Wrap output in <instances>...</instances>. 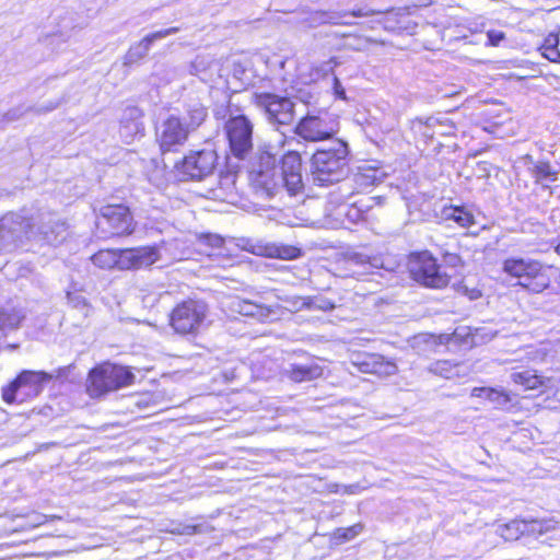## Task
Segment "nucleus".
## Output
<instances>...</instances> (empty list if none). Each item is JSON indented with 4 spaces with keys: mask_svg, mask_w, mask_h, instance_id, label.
<instances>
[{
    "mask_svg": "<svg viewBox=\"0 0 560 560\" xmlns=\"http://www.w3.org/2000/svg\"><path fill=\"white\" fill-rule=\"evenodd\" d=\"M555 250L558 255H560V242L556 245Z\"/></svg>",
    "mask_w": 560,
    "mask_h": 560,
    "instance_id": "obj_53",
    "label": "nucleus"
},
{
    "mask_svg": "<svg viewBox=\"0 0 560 560\" xmlns=\"http://www.w3.org/2000/svg\"><path fill=\"white\" fill-rule=\"evenodd\" d=\"M253 122L243 114L231 115L225 121L230 152L237 160H245L253 151Z\"/></svg>",
    "mask_w": 560,
    "mask_h": 560,
    "instance_id": "obj_12",
    "label": "nucleus"
},
{
    "mask_svg": "<svg viewBox=\"0 0 560 560\" xmlns=\"http://www.w3.org/2000/svg\"><path fill=\"white\" fill-rule=\"evenodd\" d=\"M455 130V124L448 118L429 117L425 119L422 133L427 138H433L435 135L452 136Z\"/></svg>",
    "mask_w": 560,
    "mask_h": 560,
    "instance_id": "obj_26",
    "label": "nucleus"
},
{
    "mask_svg": "<svg viewBox=\"0 0 560 560\" xmlns=\"http://www.w3.org/2000/svg\"><path fill=\"white\" fill-rule=\"evenodd\" d=\"M91 259L95 266L102 269H120L122 249H101Z\"/></svg>",
    "mask_w": 560,
    "mask_h": 560,
    "instance_id": "obj_30",
    "label": "nucleus"
},
{
    "mask_svg": "<svg viewBox=\"0 0 560 560\" xmlns=\"http://www.w3.org/2000/svg\"><path fill=\"white\" fill-rule=\"evenodd\" d=\"M210 66V60L205 56H197L189 65V73L198 77L202 82H207V70Z\"/></svg>",
    "mask_w": 560,
    "mask_h": 560,
    "instance_id": "obj_38",
    "label": "nucleus"
},
{
    "mask_svg": "<svg viewBox=\"0 0 560 560\" xmlns=\"http://www.w3.org/2000/svg\"><path fill=\"white\" fill-rule=\"evenodd\" d=\"M256 105L264 109L271 124L290 125L295 117V104L288 96L275 93L255 94Z\"/></svg>",
    "mask_w": 560,
    "mask_h": 560,
    "instance_id": "obj_14",
    "label": "nucleus"
},
{
    "mask_svg": "<svg viewBox=\"0 0 560 560\" xmlns=\"http://www.w3.org/2000/svg\"><path fill=\"white\" fill-rule=\"evenodd\" d=\"M540 262L525 258H506L503 261L502 269L511 277L517 278L518 281L528 280L530 275H535Z\"/></svg>",
    "mask_w": 560,
    "mask_h": 560,
    "instance_id": "obj_22",
    "label": "nucleus"
},
{
    "mask_svg": "<svg viewBox=\"0 0 560 560\" xmlns=\"http://www.w3.org/2000/svg\"><path fill=\"white\" fill-rule=\"evenodd\" d=\"M374 14H385L384 25L385 28L395 30L396 26L392 25L390 22L396 20L398 16L406 15L405 9H390L385 12L376 11L368 8H359L352 11L346 10H315L311 11L303 19V22L308 27H317L324 24L330 25H353L354 23L348 18H365Z\"/></svg>",
    "mask_w": 560,
    "mask_h": 560,
    "instance_id": "obj_4",
    "label": "nucleus"
},
{
    "mask_svg": "<svg viewBox=\"0 0 560 560\" xmlns=\"http://www.w3.org/2000/svg\"><path fill=\"white\" fill-rule=\"evenodd\" d=\"M541 54L549 61L560 63V50L558 49V47L545 48L544 50H541Z\"/></svg>",
    "mask_w": 560,
    "mask_h": 560,
    "instance_id": "obj_42",
    "label": "nucleus"
},
{
    "mask_svg": "<svg viewBox=\"0 0 560 560\" xmlns=\"http://www.w3.org/2000/svg\"><path fill=\"white\" fill-rule=\"evenodd\" d=\"M441 219L452 220L462 228H469L475 223L474 214L462 206H444L441 209Z\"/></svg>",
    "mask_w": 560,
    "mask_h": 560,
    "instance_id": "obj_27",
    "label": "nucleus"
},
{
    "mask_svg": "<svg viewBox=\"0 0 560 560\" xmlns=\"http://www.w3.org/2000/svg\"><path fill=\"white\" fill-rule=\"evenodd\" d=\"M409 271L415 281L423 287L442 289L447 287L451 277L438 264L436 258L428 250L412 254Z\"/></svg>",
    "mask_w": 560,
    "mask_h": 560,
    "instance_id": "obj_9",
    "label": "nucleus"
},
{
    "mask_svg": "<svg viewBox=\"0 0 560 560\" xmlns=\"http://www.w3.org/2000/svg\"><path fill=\"white\" fill-rule=\"evenodd\" d=\"M494 532L505 541L517 540L521 536L525 535L526 520L515 518L505 524H498Z\"/></svg>",
    "mask_w": 560,
    "mask_h": 560,
    "instance_id": "obj_29",
    "label": "nucleus"
},
{
    "mask_svg": "<svg viewBox=\"0 0 560 560\" xmlns=\"http://www.w3.org/2000/svg\"><path fill=\"white\" fill-rule=\"evenodd\" d=\"M160 259L156 246H141L122 249L120 270L140 269L149 267Z\"/></svg>",
    "mask_w": 560,
    "mask_h": 560,
    "instance_id": "obj_17",
    "label": "nucleus"
},
{
    "mask_svg": "<svg viewBox=\"0 0 560 560\" xmlns=\"http://www.w3.org/2000/svg\"><path fill=\"white\" fill-rule=\"evenodd\" d=\"M347 215L352 221H357V220H359L362 217V213H361V211L359 209L352 208V209H349V211L347 212Z\"/></svg>",
    "mask_w": 560,
    "mask_h": 560,
    "instance_id": "obj_48",
    "label": "nucleus"
},
{
    "mask_svg": "<svg viewBox=\"0 0 560 560\" xmlns=\"http://www.w3.org/2000/svg\"><path fill=\"white\" fill-rule=\"evenodd\" d=\"M505 38V35L503 32L500 31H488L487 32V45L489 46H499L500 43Z\"/></svg>",
    "mask_w": 560,
    "mask_h": 560,
    "instance_id": "obj_40",
    "label": "nucleus"
},
{
    "mask_svg": "<svg viewBox=\"0 0 560 560\" xmlns=\"http://www.w3.org/2000/svg\"><path fill=\"white\" fill-rule=\"evenodd\" d=\"M25 113V110H23L21 107L19 108H13L11 110H9L4 116V120L7 121H13V120H16L19 119L23 114Z\"/></svg>",
    "mask_w": 560,
    "mask_h": 560,
    "instance_id": "obj_45",
    "label": "nucleus"
},
{
    "mask_svg": "<svg viewBox=\"0 0 560 560\" xmlns=\"http://www.w3.org/2000/svg\"><path fill=\"white\" fill-rule=\"evenodd\" d=\"M559 45V36L557 34H549L541 45L540 49L544 50L545 48H553L558 47Z\"/></svg>",
    "mask_w": 560,
    "mask_h": 560,
    "instance_id": "obj_44",
    "label": "nucleus"
},
{
    "mask_svg": "<svg viewBox=\"0 0 560 560\" xmlns=\"http://www.w3.org/2000/svg\"><path fill=\"white\" fill-rule=\"evenodd\" d=\"M207 117V107L199 100H190L185 104V113L180 118L191 133L205 122Z\"/></svg>",
    "mask_w": 560,
    "mask_h": 560,
    "instance_id": "obj_23",
    "label": "nucleus"
},
{
    "mask_svg": "<svg viewBox=\"0 0 560 560\" xmlns=\"http://www.w3.org/2000/svg\"><path fill=\"white\" fill-rule=\"evenodd\" d=\"M189 133L179 116L170 115L156 127V141L163 153L176 151L185 144Z\"/></svg>",
    "mask_w": 560,
    "mask_h": 560,
    "instance_id": "obj_15",
    "label": "nucleus"
},
{
    "mask_svg": "<svg viewBox=\"0 0 560 560\" xmlns=\"http://www.w3.org/2000/svg\"><path fill=\"white\" fill-rule=\"evenodd\" d=\"M536 184L548 187L545 183H552L558 179L559 170L555 168L548 161H538L530 173Z\"/></svg>",
    "mask_w": 560,
    "mask_h": 560,
    "instance_id": "obj_31",
    "label": "nucleus"
},
{
    "mask_svg": "<svg viewBox=\"0 0 560 560\" xmlns=\"http://www.w3.org/2000/svg\"><path fill=\"white\" fill-rule=\"evenodd\" d=\"M293 130L305 141L318 142L337 133L338 121L327 112L308 113L299 120Z\"/></svg>",
    "mask_w": 560,
    "mask_h": 560,
    "instance_id": "obj_13",
    "label": "nucleus"
},
{
    "mask_svg": "<svg viewBox=\"0 0 560 560\" xmlns=\"http://www.w3.org/2000/svg\"><path fill=\"white\" fill-rule=\"evenodd\" d=\"M287 374L296 383L307 382L320 377L323 375V368L314 361L292 363L287 370Z\"/></svg>",
    "mask_w": 560,
    "mask_h": 560,
    "instance_id": "obj_24",
    "label": "nucleus"
},
{
    "mask_svg": "<svg viewBox=\"0 0 560 560\" xmlns=\"http://www.w3.org/2000/svg\"><path fill=\"white\" fill-rule=\"evenodd\" d=\"M557 522L551 518L526 521L525 535L540 538L545 534L556 530Z\"/></svg>",
    "mask_w": 560,
    "mask_h": 560,
    "instance_id": "obj_33",
    "label": "nucleus"
},
{
    "mask_svg": "<svg viewBox=\"0 0 560 560\" xmlns=\"http://www.w3.org/2000/svg\"><path fill=\"white\" fill-rule=\"evenodd\" d=\"M96 229L103 237L129 235L135 230L133 217L125 205H106L100 210Z\"/></svg>",
    "mask_w": 560,
    "mask_h": 560,
    "instance_id": "obj_10",
    "label": "nucleus"
},
{
    "mask_svg": "<svg viewBox=\"0 0 560 560\" xmlns=\"http://www.w3.org/2000/svg\"><path fill=\"white\" fill-rule=\"evenodd\" d=\"M400 267L397 258L390 255L355 252L349 254L343 261V277L363 279L369 275L378 273L380 270L395 272Z\"/></svg>",
    "mask_w": 560,
    "mask_h": 560,
    "instance_id": "obj_6",
    "label": "nucleus"
},
{
    "mask_svg": "<svg viewBox=\"0 0 560 560\" xmlns=\"http://www.w3.org/2000/svg\"><path fill=\"white\" fill-rule=\"evenodd\" d=\"M218 164V154L213 149L190 151L175 164V176L180 182L202 180L210 176Z\"/></svg>",
    "mask_w": 560,
    "mask_h": 560,
    "instance_id": "obj_8",
    "label": "nucleus"
},
{
    "mask_svg": "<svg viewBox=\"0 0 560 560\" xmlns=\"http://www.w3.org/2000/svg\"><path fill=\"white\" fill-rule=\"evenodd\" d=\"M454 336H463V335L458 331V329H456L454 332Z\"/></svg>",
    "mask_w": 560,
    "mask_h": 560,
    "instance_id": "obj_54",
    "label": "nucleus"
},
{
    "mask_svg": "<svg viewBox=\"0 0 560 560\" xmlns=\"http://www.w3.org/2000/svg\"><path fill=\"white\" fill-rule=\"evenodd\" d=\"M59 104H60V102H56V103H50L47 106H38L35 108V112L38 114L48 113V112H51L55 108H57L59 106Z\"/></svg>",
    "mask_w": 560,
    "mask_h": 560,
    "instance_id": "obj_47",
    "label": "nucleus"
},
{
    "mask_svg": "<svg viewBox=\"0 0 560 560\" xmlns=\"http://www.w3.org/2000/svg\"><path fill=\"white\" fill-rule=\"evenodd\" d=\"M522 161H523L524 165L527 167L529 173H532V168H534V165L538 164V161H535L533 155H530V154H525L522 158Z\"/></svg>",
    "mask_w": 560,
    "mask_h": 560,
    "instance_id": "obj_46",
    "label": "nucleus"
},
{
    "mask_svg": "<svg viewBox=\"0 0 560 560\" xmlns=\"http://www.w3.org/2000/svg\"><path fill=\"white\" fill-rule=\"evenodd\" d=\"M360 358H362V360L358 361L355 364L363 373L393 375L397 372L396 364L386 361L381 354L371 353L361 355Z\"/></svg>",
    "mask_w": 560,
    "mask_h": 560,
    "instance_id": "obj_21",
    "label": "nucleus"
},
{
    "mask_svg": "<svg viewBox=\"0 0 560 560\" xmlns=\"http://www.w3.org/2000/svg\"><path fill=\"white\" fill-rule=\"evenodd\" d=\"M35 222L25 210L9 212L0 219V254L13 250L23 237L31 240L35 236Z\"/></svg>",
    "mask_w": 560,
    "mask_h": 560,
    "instance_id": "obj_7",
    "label": "nucleus"
},
{
    "mask_svg": "<svg viewBox=\"0 0 560 560\" xmlns=\"http://www.w3.org/2000/svg\"><path fill=\"white\" fill-rule=\"evenodd\" d=\"M3 336L2 331L0 330V338Z\"/></svg>",
    "mask_w": 560,
    "mask_h": 560,
    "instance_id": "obj_55",
    "label": "nucleus"
},
{
    "mask_svg": "<svg viewBox=\"0 0 560 560\" xmlns=\"http://www.w3.org/2000/svg\"><path fill=\"white\" fill-rule=\"evenodd\" d=\"M232 310L243 316L256 318L259 322L267 320L272 313L270 308L264 305L254 303L249 300L241 299L234 300L232 302Z\"/></svg>",
    "mask_w": 560,
    "mask_h": 560,
    "instance_id": "obj_25",
    "label": "nucleus"
},
{
    "mask_svg": "<svg viewBox=\"0 0 560 560\" xmlns=\"http://www.w3.org/2000/svg\"><path fill=\"white\" fill-rule=\"evenodd\" d=\"M458 259V256L451 255L448 261L452 264H455V261Z\"/></svg>",
    "mask_w": 560,
    "mask_h": 560,
    "instance_id": "obj_52",
    "label": "nucleus"
},
{
    "mask_svg": "<svg viewBox=\"0 0 560 560\" xmlns=\"http://www.w3.org/2000/svg\"><path fill=\"white\" fill-rule=\"evenodd\" d=\"M518 284L533 293H540L549 287L550 280L547 273L545 272L542 265L539 264L536 273L530 275L528 277V280L518 281Z\"/></svg>",
    "mask_w": 560,
    "mask_h": 560,
    "instance_id": "obj_32",
    "label": "nucleus"
},
{
    "mask_svg": "<svg viewBox=\"0 0 560 560\" xmlns=\"http://www.w3.org/2000/svg\"><path fill=\"white\" fill-rule=\"evenodd\" d=\"M303 305L310 310H318L324 312L331 311L336 307V304L332 301L324 296L306 298L303 302Z\"/></svg>",
    "mask_w": 560,
    "mask_h": 560,
    "instance_id": "obj_39",
    "label": "nucleus"
},
{
    "mask_svg": "<svg viewBox=\"0 0 560 560\" xmlns=\"http://www.w3.org/2000/svg\"><path fill=\"white\" fill-rule=\"evenodd\" d=\"M384 177L385 173L380 167L371 165L359 166L355 173L345 178L340 190L345 191L348 196L354 192L359 194L383 183Z\"/></svg>",
    "mask_w": 560,
    "mask_h": 560,
    "instance_id": "obj_16",
    "label": "nucleus"
},
{
    "mask_svg": "<svg viewBox=\"0 0 560 560\" xmlns=\"http://www.w3.org/2000/svg\"><path fill=\"white\" fill-rule=\"evenodd\" d=\"M457 365L451 363L447 360H441L433 362L429 365L428 370L429 372L439 375L444 378H453L455 375H457L456 371Z\"/></svg>",
    "mask_w": 560,
    "mask_h": 560,
    "instance_id": "obj_36",
    "label": "nucleus"
},
{
    "mask_svg": "<svg viewBox=\"0 0 560 560\" xmlns=\"http://www.w3.org/2000/svg\"><path fill=\"white\" fill-rule=\"evenodd\" d=\"M247 171L250 185L269 198L282 189L294 196L304 187L302 160L295 151H289L278 161L269 148H258L248 162Z\"/></svg>",
    "mask_w": 560,
    "mask_h": 560,
    "instance_id": "obj_1",
    "label": "nucleus"
},
{
    "mask_svg": "<svg viewBox=\"0 0 560 560\" xmlns=\"http://www.w3.org/2000/svg\"><path fill=\"white\" fill-rule=\"evenodd\" d=\"M244 73H245V70L242 69L241 67L234 68V77L238 78V75L244 74Z\"/></svg>",
    "mask_w": 560,
    "mask_h": 560,
    "instance_id": "obj_50",
    "label": "nucleus"
},
{
    "mask_svg": "<svg viewBox=\"0 0 560 560\" xmlns=\"http://www.w3.org/2000/svg\"><path fill=\"white\" fill-rule=\"evenodd\" d=\"M470 396L485 399L494 409L509 410L514 405V396L504 389L474 387Z\"/></svg>",
    "mask_w": 560,
    "mask_h": 560,
    "instance_id": "obj_20",
    "label": "nucleus"
},
{
    "mask_svg": "<svg viewBox=\"0 0 560 560\" xmlns=\"http://www.w3.org/2000/svg\"><path fill=\"white\" fill-rule=\"evenodd\" d=\"M133 381L135 375L128 368L106 362L90 371L88 392L91 397L97 398L106 393L126 387Z\"/></svg>",
    "mask_w": 560,
    "mask_h": 560,
    "instance_id": "obj_5",
    "label": "nucleus"
},
{
    "mask_svg": "<svg viewBox=\"0 0 560 560\" xmlns=\"http://www.w3.org/2000/svg\"><path fill=\"white\" fill-rule=\"evenodd\" d=\"M362 530L363 525L361 523H357L349 527L337 528L332 534V538L337 544H343L355 538L362 533Z\"/></svg>",
    "mask_w": 560,
    "mask_h": 560,
    "instance_id": "obj_37",
    "label": "nucleus"
},
{
    "mask_svg": "<svg viewBox=\"0 0 560 560\" xmlns=\"http://www.w3.org/2000/svg\"><path fill=\"white\" fill-rule=\"evenodd\" d=\"M495 336L497 331L487 327H477L474 329L468 328V331L465 334V337L467 338L465 342L477 346L491 341Z\"/></svg>",
    "mask_w": 560,
    "mask_h": 560,
    "instance_id": "obj_35",
    "label": "nucleus"
},
{
    "mask_svg": "<svg viewBox=\"0 0 560 560\" xmlns=\"http://www.w3.org/2000/svg\"><path fill=\"white\" fill-rule=\"evenodd\" d=\"M24 318L22 308L11 305L0 307V330L4 334L5 330L16 329Z\"/></svg>",
    "mask_w": 560,
    "mask_h": 560,
    "instance_id": "obj_28",
    "label": "nucleus"
},
{
    "mask_svg": "<svg viewBox=\"0 0 560 560\" xmlns=\"http://www.w3.org/2000/svg\"><path fill=\"white\" fill-rule=\"evenodd\" d=\"M332 89H334V94L337 98L342 100V101L347 100L346 90L337 77H334Z\"/></svg>",
    "mask_w": 560,
    "mask_h": 560,
    "instance_id": "obj_43",
    "label": "nucleus"
},
{
    "mask_svg": "<svg viewBox=\"0 0 560 560\" xmlns=\"http://www.w3.org/2000/svg\"><path fill=\"white\" fill-rule=\"evenodd\" d=\"M511 378L515 384H520L526 389H536L544 385L542 377L537 375L535 371L530 370L513 372L511 374Z\"/></svg>",
    "mask_w": 560,
    "mask_h": 560,
    "instance_id": "obj_34",
    "label": "nucleus"
},
{
    "mask_svg": "<svg viewBox=\"0 0 560 560\" xmlns=\"http://www.w3.org/2000/svg\"><path fill=\"white\" fill-rule=\"evenodd\" d=\"M349 155L348 143L340 139L316 150L310 167L314 185L324 187L343 182L349 173Z\"/></svg>",
    "mask_w": 560,
    "mask_h": 560,
    "instance_id": "obj_2",
    "label": "nucleus"
},
{
    "mask_svg": "<svg viewBox=\"0 0 560 560\" xmlns=\"http://www.w3.org/2000/svg\"><path fill=\"white\" fill-rule=\"evenodd\" d=\"M38 233L43 234L44 235V238L48 242H51L49 235H48V231L45 226H39L38 229Z\"/></svg>",
    "mask_w": 560,
    "mask_h": 560,
    "instance_id": "obj_49",
    "label": "nucleus"
},
{
    "mask_svg": "<svg viewBox=\"0 0 560 560\" xmlns=\"http://www.w3.org/2000/svg\"><path fill=\"white\" fill-rule=\"evenodd\" d=\"M480 295H481L480 291H478V290H472V291H471V293H470V295H469V299H470V300H475V299L479 298Z\"/></svg>",
    "mask_w": 560,
    "mask_h": 560,
    "instance_id": "obj_51",
    "label": "nucleus"
},
{
    "mask_svg": "<svg viewBox=\"0 0 560 560\" xmlns=\"http://www.w3.org/2000/svg\"><path fill=\"white\" fill-rule=\"evenodd\" d=\"M143 113L137 106H128L124 109L119 135L126 143L132 142L137 137H142L144 133V125L142 122Z\"/></svg>",
    "mask_w": 560,
    "mask_h": 560,
    "instance_id": "obj_19",
    "label": "nucleus"
},
{
    "mask_svg": "<svg viewBox=\"0 0 560 560\" xmlns=\"http://www.w3.org/2000/svg\"><path fill=\"white\" fill-rule=\"evenodd\" d=\"M201 241L213 248H219L223 245V238L219 235L205 234L202 235Z\"/></svg>",
    "mask_w": 560,
    "mask_h": 560,
    "instance_id": "obj_41",
    "label": "nucleus"
},
{
    "mask_svg": "<svg viewBox=\"0 0 560 560\" xmlns=\"http://www.w3.org/2000/svg\"><path fill=\"white\" fill-rule=\"evenodd\" d=\"M68 368H58L54 372L22 371L12 382L2 388V399L7 404L24 402L37 397L52 378L66 375Z\"/></svg>",
    "mask_w": 560,
    "mask_h": 560,
    "instance_id": "obj_3",
    "label": "nucleus"
},
{
    "mask_svg": "<svg viewBox=\"0 0 560 560\" xmlns=\"http://www.w3.org/2000/svg\"><path fill=\"white\" fill-rule=\"evenodd\" d=\"M180 31L178 26H172L168 28L152 32L145 35L140 42L133 44L125 56V65L130 66L139 62L150 51L152 45L170 35H174Z\"/></svg>",
    "mask_w": 560,
    "mask_h": 560,
    "instance_id": "obj_18",
    "label": "nucleus"
},
{
    "mask_svg": "<svg viewBox=\"0 0 560 560\" xmlns=\"http://www.w3.org/2000/svg\"><path fill=\"white\" fill-rule=\"evenodd\" d=\"M208 306L203 301L187 300L174 307L170 324L180 335L196 334L205 323Z\"/></svg>",
    "mask_w": 560,
    "mask_h": 560,
    "instance_id": "obj_11",
    "label": "nucleus"
}]
</instances>
